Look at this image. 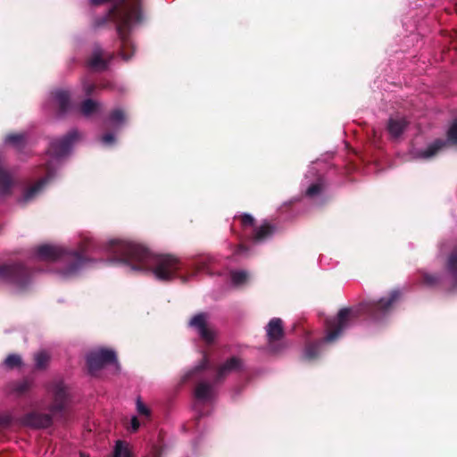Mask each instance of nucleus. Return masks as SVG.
Segmentation results:
<instances>
[{
  "label": "nucleus",
  "mask_w": 457,
  "mask_h": 457,
  "mask_svg": "<svg viewBox=\"0 0 457 457\" xmlns=\"http://www.w3.org/2000/svg\"><path fill=\"white\" fill-rule=\"evenodd\" d=\"M242 368V362L238 358L232 357L221 365L218 370V378H222L230 372L237 371Z\"/></svg>",
  "instance_id": "nucleus-17"
},
{
  "label": "nucleus",
  "mask_w": 457,
  "mask_h": 457,
  "mask_svg": "<svg viewBox=\"0 0 457 457\" xmlns=\"http://www.w3.org/2000/svg\"><path fill=\"white\" fill-rule=\"evenodd\" d=\"M101 104L92 99L85 100L80 106V112L82 115L87 118L91 117L95 114H98L101 112Z\"/></svg>",
  "instance_id": "nucleus-18"
},
{
  "label": "nucleus",
  "mask_w": 457,
  "mask_h": 457,
  "mask_svg": "<svg viewBox=\"0 0 457 457\" xmlns=\"http://www.w3.org/2000/svg\"><path fill=\"white\" fill-rule=\"evenodd\" d=\"M424 281L428 285H434L437 281V278L434 275L426 274L424 276Z\"/></svg>",
  "instance_id": "nucleus-37"
},
{
  "label": "nucleus",
  "mask_w": 457,
  "mask_h": 457,
  "mask_svg": "<svg viewBox=\"0 0 457 457\" xmlns=\"http://www.w3.org/2000/svg\"><path fill=\"white\" fill-rule=\"evenodd\" d=\"M96 87V86L95 85V83H93L87 79H85L82 82V89L86 96H90L91 94H93Z\"/></svg>",
  "instance_id": "nucleus-32"
},
{
  "label": "nucleus",
  "mask_w": 457,
  "mask_h": 457,
  "mask_svg": "<svg viewBox=\"0 0 457 457\" xmlns=\"http://www.w3.org/2000/svg\"><path fill=\"white\" fill-rule=\"evenodd\" d=\"M274 233V228L268 222H263L260 227L254 229L253 241L254 243H262L270 238Z\"/></svg>",
  "instance_id": "nucleus-16"
},
{
  "label": "nucleus",
  "mask_w": 457,
  "mask_h": 457,
  "mask_svg": "<svg viewBox=\"0 0 457 457\" xmlns=\"http://www.w3.org/2000/svg\"><path fill=\"white\" fill-rule=\"evenodd\" d=\"M445 145H446V142H445L443 140H436L431 145H429L424 152H421L419 154V157L424 158V159L431 158L436 154V152L439 149H441Z\"/></svg>",
  "instance_id": "nucleus-22"
},
{
  "label": "nucleus",
  "mask_w": 457,
  "mask_h": 457,
  "mask_svg": "<svg viewBox=\"0 0 457 457\" xmlns=\"http://www.w3.org/2000/svg\"><path fill=\"white\" fill-rule=\"evenodd\" d=\"M125 120L126 117L124 112L120 109H116L111 113L107 122L109 126L118 129Z\"/></svg>",
  "instance_id": "nucleus-21"
},
{
  "label": "nucleus",
  "mask_w": 457,
  "mask_h": 457,
  "mask_svg": "<svg viewBox=\"0 0 457 457\" xmlns=\"http://www.w3.org/2000/svg\"><path fill=\"white\" fill-rule=\"evenodd\" d=\"M112 59V54H109L108 57L105 58L101 47L96 46L93 50L91 57L87 62V64L94 71H104L107 68L108 63Z\"/></svg>",
  "instance_id": "nucleus-12"
},
{
  "label": "nucleus",
  "mask_w": 457,
  "mask_h": 457,
  "mask_svg": "<svg viewBox=\"0 0 457 457\" xmlns=\"http://www.w3.org/2000/svg\"><path fill=\"white\" fill-rule=\"evenodd\" d=\"M407 120L403 117L390 118L388 120V132L394 138L399 137L407 127Z\"/></svg>",
  "instance_id": "nucleus-15"
},
{
  "label": "nucleus",
  "mask_w": 457,
  "mask_h": 457,
  "mask_svg": "<svg viewBox=\"0 0 457 457\" xmlns=\"http://www.w3.org/2000/svg\"><path fill=\"white\" fill-rule=\"evenodd\" d=\"M29 271L19 264L0 266V281L15 285L22 289L29 282Z\"/></svg>",
  "instance_id": "nucleus-7"
},
{
  "label": "nucleus",
  "mask_w": 457,
  "mask_h": 457,
  "mask_svg": "<svg viewBox=\"0 0 457 457\" xmlns=\"http://www.w3.org/2000/svg\"><path fill=\"white\" fill-rule=\"evenodd\" d=\"M241 220H242V224L243 226L246 227V226H253V222H254V219L252 215L250 214H244L242 217H241Z\"/></svg>",
  "instance_id": "nucleus-35"
},
{
  "label": "nucleus",
  "mask_w": 457,
  "mask_h": 457,
  "mask_svg": "<svg viewBox=\"0 0 457 457\" xmlns=\"http://www.w3.org/2000/svg\"><path fill=\"white\" fill-rule=\"evenodd\" d=\"M29 387V383L27 380H23L17 384L16 387L14 388V391L18 394H22L25 391H27Z\"/></svg>",
  "instance_id": "nucleus-34"
},
{
  "label": "nucleus",
  "mask_w": 457,
  "mask_h": 457,
  "mask_svg": "<svg viewBox=\"0 0 457 457\" xmlns=\"http://www.w3.org/2000/svg\"><path fill=\"white\" fill-rule=\"evenodd\" d=\"M207 363H208L207 358L204 356L203 361H202V364L200 366V369L205 368L207 366ZM197 369H199V367H197Z\"/></svg>",
  "instance_id": "nucleus-39"
},
{
  "label": "nucleus",
  "mask_w": 457,
  "mask_h": 457,
  "mask_svg": "<svg viewBox=\"0 0 457 457\" xmlns=\"http://www.w3.org/2000/svg\"><path fill=\"white\" fill-rule=\"evenodd\" d=\"M35 363L36 367L38 369H43L46 366L49 361V355L45 351H40L35 354Z\"/></svg>",
  "instance_id": "nucleus-28"
},
{
  "label": "nucleus",
  "mask_w": 457,
  "mask_h": 457,
  "mask_svg": "<svg viewBox=\"0 0 457 457\" xmlns=\"http://www.w3.org/2000/svg\"><path fill=\"white\" fill-rule=\"evenodd\" d=\"M101 142L104 145H111L115 143V137L112 133H107L101 137Z\"/></svg>",
  "instance_id": "nucleus-33"
},
{
  "label": "nucleus",
  "mask_w": 457,
  "mask_h": 457,
  "mask_svg": "<svg viewBox=\"0 0 457 457\" xmlns=\"http://www.w3.org/2000/svg\"><path fill=\"white\" fill-rule=\"evenodd\" d=\"M109 2L112 3V7L102 22L97 23V26L108 20L116 23L117 33L120 40V56L123 60L128 61L131 54H127V50L130 47L133 48L129 34L143 21L139 2L138 0H90L92 5Z\"/></svg>",
  "instance_id": "nucleus-3"
},
{
  "label": "nucleus",
  "mask_w": 457,
  "mask_h": 457,
  "mask_svg": "<svg viewBox=\"0 0 457 457\" xmlns=\"http://www.w3.org/2000/svg\"><path fill=\"white\" fill-rule=\"evenodd\" d=\"M447 270L452 276L454 286L457 287V248L449 256Z\"/></svg>",
  "instance_id": "nucleus-23"
},
{
  "label": "nucleus",
  "mask_w": 457,
  "mask_h": 457,
  "mask_svg": "<svg viewBox=\"0 0 457 457\" xmlns=\"http://www.w3.org/2000/svg\"><path fill=\"white\" fill-rule=\"evenodd\" d=\"M136 411L140 417H143L147 420H151L152 411L146 404L143 403L140 397H137L136 400Z\"/></svg>",
  "instance_id": "nucleus-25"
},
{
  "label": "nucleus",
  "mask_w": 457,
  "mask_h": 457,
  "mask_svg": "<svg viewBox=\"0 0 457 457\" xmlns=\"http://www.w3.org/2000/svg\"><path fill=\"white\" fill-rule=\"evenodd\" d=\"M447 141L457 145V119L452 123L447 131Z\"/></svg>",
  "instance_id": "nucleus-29"
},
{
  "label": "nucleus",
  "mask_w": 457,
  "mask_h": 457,
  "mask_svg": "<svg viewBox=\"0 0 457 457\" xmlns=\"http://www.w3.org/2000/svg\"><path fill=\"white\" fill-rule=\"evenodd\" d=\"M93 246L90 239L87 238L81 244L78 251H67L62 246L56 245H42L36 250V256L39 260L55 262L64 261L67 267L60 270L57 273L62 279H69L75 277L79 272L91 262L84 256L85 253Z\"/></svg>",
  "instance_id": "nucleus-4"
},
{
  "label": "nucleus",
  "mask_w": 457,
  "mask_h": 457,
  "mask_svg": "<svg viewBox=\"0 0 457 457\" xmlns=\"http://www.w3.org/2000/svg\"><path fill=\"white\" fill-rule=\"evenodd\" d=\"M140 427V422L138 420V419L136 417V416H133L131 418V422H130V430L132 432H136Z\"/></svg>",
  "instance_id": "nucleus-36"
},
{
  "label": "nucleus",
  "mask_w": 457,
  "mask_h": 457,
  "mask_svg": "<svg viewBox=\"0 0 457 457\" xmlns=\"http://www.w3.org/2000/svg\"><path fill=\"white\" fill-rule=\"evenodd\" d=\"M195 270H193L188 275L189 277L195 276L198 271H204L207 269V258H201L197 262L191 265Z\"/></svg>",
  "instance_id": "nucleus-30"
},
{
  "label": "nucleus",
  "mask_w": 457,
  "mask_h": 457,
  "mask_svg": "<svg viewBox=\"0 0 457 457\" xmlns=\"http://www.w3.org/2000/svg\"><path fill=\"white\" fill-rule=\"evenodd\" d=\"M14 184L12 176L4 170L0 168V190L3 195L8 194Z\"/></svg>",
  "instance_id": "nucleus-19"
},
{
  "label": "nucleus",
  "mask_w": 457,
  "mask_h": 457,
  "mask_svg": "<svg viewBox=\"0 0 457 457\" xmlns=\"http://www.w3.org/2000/svg\"><path fill=\"white\" fill-rule=\"evenodd\" d=\"M79 138V134L78 130L72 129L65 137L54 139L50 143V146L47 150L49 160L46 164V175L23 193L20 199L21 203H28L33 200L42 192L45 186L54 178V172L61 165L62 158L71 153L74 144Z\"/></svg>",
  "instance_id": "nucleus-5"
},
{
  "label": "nucleus",
  "mask_w": 457,
  "mask_h": 457,
  "mask_svg": "<svg viewBox=\"0 0 457 457\" xmlns=\"http://www.w3.org/2000/svg\"><path fill=\"white\" fill-rule=\"evenodd\" d=\"M25 135L24 134H10L6 136L4 139L5 144L13 145L18 150H21L25 145Z\"/></svg>",
  "instance_id": "nucleus-24"
},
{
  "label": "nucleus",
  "mask_w": 457,
  "mask_h": 457,
  "mask_svg": "<svg viewBox=\"0 0 457 457\" xmlns=\"http://www.w3.org/2000/svg\"><path fill=\"white\" fill-rule=\"evenodd\" d=\"M104 251L109 255L110 263L124 265L135 272L152 271L159 280L172 279L177 271L184 268L173 255L154 254L142 245L127 240H110Z\"/></svg>",
  "instance_id": "nucleus-1"
},
{
  "label": "nucleus",
  "mask_w": 457,
  "mask_h": 457,
  "mask_svg": "<svg viewBox=\"0 0 457 457\" xmlns=\"http://www.w3.org/2000/svg\"><path fill=\"white\" fill-rule=\"evenodd\" d=\"M208 316L206 313H198L189 321V326L194 328L199 336L207 343L212 342L214 335L212 331L206 327Z\"/></svg>",
  "instance_id": "nucleus-10"
},
{
  "label": "nucleus",
  "mask_w": 457,
  "mask_h": 457,
  "mask_svg": "<svg viewBox=\"0 0 457 457\" xmlns=\"http://www.w3.org/2000/svg\"><path fill=\"white\" fill-rule=\"evenodd\" d=\"M48 393L53 396V403L50 405V411L53 415L62 413L70 400V395L67 387L62 381L57 380L53 382L48 389Z\"/></svg>",
  "instance_id": "nucleus-8"
},
{
  "label": "nucleus",
  "mask_w": 457,
  "mask_h": 457,
  "mask_svg": "<svg viewBox=\"0 0 457 457\" xmlns=\"http://www.w3.org/2000/svg\"><path fill=\"white\" fill-rule=\"evenodd\" d=\"M52 98L56 102L62 112L72 108L71 95L69 91L58 89L51 93Z\"/></svg>",
  "instance_id": "nucleus-13"
},
{
  "label": "nucleus",
  "mask_w": 457,
  "mask_h": 457,
  "mask_svg": "<svg viewBox=\"0 0 457 457\" xmlns=\"http://www.w3.org/2000/svg\"><path fill=\"white\" fill-rule=\"evenodd\" d=\"M182 280L185 282L187 281L188 278L187 277H181Z\"/></svg>",
  "instance_id": "nucleus-40"
},
{
  "label": "nucleus",
  "mask_w": 457,
  "mask_h": 457,
  "mask_svg": "<svg viewBox=\"0 0 457 457\" xmlns=\"http://www.w3.org/2000/svg\"><path fill=\"white\" fill-rule=\"evenodd\" d=\"M21 359L17 354H10L4 361V364L9 368H13L21 365Z\"/></svg>",
  "instance_id": "nucleus-31"
},
{
  "label": "nucleus",
  "mask_w": 457,
  "mask_h": 457,
  "mask_svg": "<svg viewBox=\"0 0 457 457\" xmlns=\"http://www.w3.org/2000/svg\"><path fill=\"white\" fill-rule=\"evenodd\" d=\"M87 364L89 372L93 375L107 364L112 365L114 372L120 370L116 353L111 349L101 348L90 352L87 355Z\"/></svg>",
  "instance_id": "nucleus-6"
},
{
  "label": "nucleus",
  "mask_w": 457,
  "mask_h": 457,
  "mask_svg": "<svg viewBox=\"0 0 457 457\" xmlns=\"http://www.w3.org/2000/svg\"><path fill=\"white\" fill-rule=\"evenodd\" d=\"M81 457H85L84 455H81Z\"/></svg>",
  "instance_id": "nucleus-41"
},
{
  "label": "nucleus",
  "mask_w": 457,
  "mask_h": 457,
  "mask_svg": "<svg viewBox=\"0 0 457 457\" xmlns=\"http://www.w3.org/2000/svg\"><path fill=\"white\" fill-rule=\"evenodd\" d=\"M324 185V180L320 176H318L311 186L306 190V195L310 197H313L321 192Z\"/></svg>",
  "instance_id": "nucleus-26"
},
{
  "label": "nucleus",
  "mask_w": 457,
  "mask_h": 457,
  "mask_svg": "<svg viewBox=\"0 0 457 457\" xmlns=\"http://www.w3.org/2000/svg\"><path fill=\"white\" fill-rule=\"evenodd\" d=\"M266 333L270 345L281 338L283 336L282 320L279 318L271 319L266 326Z\"/></svg>",
  "instance_id": "nucleus-14"
},
{
  "label": "nucleus",
  "mask_w": 457,
  "mask_h": 457,
  "mask_svg": "<svg viewBox=\"0 0 457 457\" xmlns=\"http://www.w3.org/2000/svg\"><path fill=\"white\" fill-rule=\"evenodd\" d=\"M23 423L32 428H47L52 424V417L37 411L28 413L23 417Z\"/></svg>",
  "instance_id": "nucleus-11"
},
{
  "label": "nucleus",
  "mask_w": 457,
  "mask_h": 457,
  "mask_svg": "<svg viewBox=\"0 0 457 457\" xmlns=\"http://www.w3.org/2000/svg\"><path fill=\"white\" fill-rule=\"evenodd\" d=\"M399 290L390 292L388 297H383L378 302L369 301L361 303L360 310L341 309L337 317L326 320L327 334L325 337L317 343L308 345L303 352V358L311 361L318 356L320 348L323 343H331L337 339L343 331L348 328L350 320L356 318L359 313L368 314L375 320H379L391 310L393 304L400 297Z\"/></svg>",
  "instance_id": "nucleus-2"
},
{
  "label": "nucleus",
  "mask_w": 457,
  "mask_h": 457,
  "mask_svg": "<svg viewBox=\"0 0 457 457\" xmlns=\"http://www.w3.org/2000/svg\"><path fill=\"white\" fill-rule=\"evenodd\" d=\"M195 403L194 410L200 413V407L202 404L212 403L216 395L215 387L205 381H201L197 384L195 389Z\"/></svg>",
  "instance_id": "nucleus-9"
},
{
  "label": "nucleus",
  "mask_w": 457,
  "mask_h": 457,
  "mask_svg": "<svg viewBox=\"0 0 457 457\" xmlns=\"http://www.w3.org/2000/svg\"><path fill=\"white\" fill-rule=\"evenodd\" d=\"M230 278L233 286L241 287L248 282L250 275L245 270H233L230 273Z\"/></svg>",
  "instance_id": "nucleus-20"
},
{
  "label": "nucleus",
  "mask_w": 457,
  "mask_h": 457,
  "mask_svg": "<svg viewBox=\"0 0 457 457\" xmlns=\"http://www.w3.org/2000/svg\"><path fill=\"white\" fill-rule=\"evenodd\" d=\"M245 252H246V248H245V246H243V245H240V246L238 247V249H237V254H239V255H241V254H245Z\"/></svg>",
  "instance_id": "nucleus-38"
},
{
  "label": "nucleus",
  "mask_w": 457,
  "mask_h": 457,
  "mask_svg": "<svg viewBox=\"0 0 457 457\" xmlns=\"http://www.w3.org/2000/svg\"><path fill=\"white\" fill-rule=\"evenodd\" d=\"M113 457H130V452L126 443L120 440L116 442Z\"/></svg>",
  "instance_id": "nucleus-27"
}]
</instances>
